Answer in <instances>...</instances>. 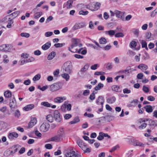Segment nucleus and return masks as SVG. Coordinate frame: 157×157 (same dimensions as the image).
Listing matches in <instances>:
<instances>
[{
	"mask_svg": "<svg viewBox=\"0 0 157 157\" xmlns=\"http://www.w3.org/2000/svg\"><path fill=\"white\" fill-rule=\"evenodd\" d=\"M65 131L63 128H60L57 131V135L54 136L50 139V140L56 142L62 141L65 137Z\"/></svg>",
	"mask_w": 157,
	"mask_h": 157,
	"instance_id": "obj_1",
	"label": "nucleus"
},
{
	"mask_svg": "<svg viewBox=\"0 0 157 157\" xmlns=\"http://www.w3.org/2000/svg\"><path fill=\"white\" fill-rule=\"evenodd\" d=\"M62 68L65 72L69 74L72 73V65L71 63L69 61L65 63L63 65Z\"/></svg>",
	"mask_w": 157,
	"mask_h": 157,
	"instance_id": "obj_2",
	"label": "nucleus"
},
{
	"mask_svg": "<svg viewBox=\"0 0 157 157\" xmlns=\"http://www.w3.org/2000/svg\"><path fill=\"white\" fill-rule=\"evenodd\" d=\"M62 86V84L61 82L55 83L50 86L49 90L52 92L56 91L61 88Z\"/></svg>",
	"mask_w": 157,
	"mask_h": 157,
	"instance_id": "obj_3",
	"label": "nucleus"
},
{
	"mask_svg": "<svg viewBox=\"0 0 157 157\" xmlns=\"http://www.w3.org/2000/svg\"><path fill=\"white\" fill-rule=\"evenodd\" d=\"M148 119L142 118L139 119L138 120V121L140 124V125L138 128L140 129H142L145 128L147 124V122L148 121Z\"/></svg>",
	"mask_w": 157,
	"mask_h": 157,
	"instance_id": "obj_4",
	"label": "nucleus"
},
{
	"mask_svg": "<svg viewBox=\"0 0 157 157\" xmlns=\"http://www.w3.org/2000/svg\"><path fill=\"white\" fill-rule=\"evenodd\" d=\"M66 157H82V155L80 153H76L73 150H70L66 153Z\"/></svg>",
	"mask_w": 157,
	"mask_h": 157,
	"instance_id": "obj_5",
	"label": "nucleus"
},
{
	"mask_svg": "<svg viewBox=\"0 0 157 157\" xmlns=\"http://www.w3.org/2000/svg\"><path fill=\"white\" fill-rule=\"evenodd\" d=\"M9 105L11 110L13 111L15 109H17V102L14 97L10 99Z\"/></svg>",
	"mask_w": 157,
	"mask_h": 157,
	"instance_id": "obj_6",
	"label": "nucleus"
},
{
	"mask_svg": "<svg viewBox=\"0 0 157 157\" xmlns=\"http://www.w3.org/2000/svg\"><path fill=\"white\" fill-rule=\"evenodd\" d=\"M17 145H15L12 147L10 149L11 150H8L6 151L5 153L7 156H10L12 155L17 151L18 148Z\"/></svg>",
	"mask_w": 157,
	"mask_h": 157,
	"instance_id": "obj_7",
	"label": "nucleus"
},
{
	"mask_svg": "<svg viewBox=\"0 0 157 157\" xmlns=\"http://www.w3.org/2000/svg\"><path fill=\"white\" fill-rule=\"evenodd\" d=\"M112 117V116L110 115H107L104 117H101L99 118L98 122L100 124L107 122L110 121L111 120V118Z\"/></svg>",
	"mask_w": 157,
	"mask_h": 157,
	"instance_id": "obj_8",
	"label": "nucleus"
},
{
	"mask_svg": "<svg viewBox=\"0 0 157 157\" xmlns=\"http://www.w3.org/2000/svg\"><path fill=\"white\" fill-rule=\"evenodd\" d=\"M49 127L50 125L48 123L46 122L44 123L40 126V130L43 132H45L48 130Z\"/></svg>",
	"mask_w": 157,
	"mask_h": 157,
	"instance_id": "obj_9",
	"label": "nucleus"
},
{
	"mask_svg": "<svg viewBox=\"0 0 157 157\" xmlns=\"http://www.w3.org/2000/svg\"><path fill=\"white\" fill-rule=\"evenodd\" d=\"M11 45L9 44H5L0 46V50L5 52H9L10 50Z\"/></svg>",
	"mask_w": 157,
	"mask_h": 157,
	"instance_id": "obj_10",
	"label": "nucleus"
},
{
	"mask_svg": "<svg viewBox=\"0 0 157 157\" xmlns=\"http://www.w3.org/2000/svg\"><path fill=\"white\" fill-rule=\"evenodd\" d=\"M124 12H121L118 10H115L114 11V14L117 17L121 19L123 21H125L124 14Z\"/></svg>",
	"mask_w": 157,
	"mask_h": 157,
	"instance_id": "obj_11",
	"label": "nucleus"
},
{
	"mask_svg": "<svg viewBox=\"0 0 157 157\" xmlns=\"http://www.w3.org/2000/svg\"><path fill=\"white\" fill-rule=\"evenodd\" d=\"M54 116L56 121L57 122H59L61 121V118L59 111L56 110L54 112Z\"/></svg>",
	"mask_w": 157,
	"mask_h": 157,
	"instance_id": "obj_12",
	"label": "nucleus"
},
{
	"mask_svg": "<svg viewBox=\"0 0 157 157\" xmlns=\"http://www.w3.org/2000/svg\"><path fill=\"white\" fill-rule=\"evenodd\" d=\"M18 136V134L15 132H13L10 133L8 134V138L10 140H13L14 138H17Z\"/></svg>",
	"mask_w": 157,
	"mask_h": 157,
	"instance_id": "obj_13",
	"label": "nucleus"
},
{
	"mask_svg": "<svg viewBox=\"0 0 157 157\" xmlns=\"http://www.w3.org/2000/svg\"><path fill=\"white\" fill-rule=\"evenodd\" d=\"M131 141L135 146H139L142 147H144V144L138 140L132 139L131 140Z\"/></svg>",
	"mask_w": 157,
	"mask_h": 157,
	"instance_id": "obj_14",
	"label": "nucleus"
},
{
	"mask_svg": "<svg viewBox=\"0 0 157 157\" xmlns=\"http://www.w3.org/2000/svg\"><path fill=\"white\" fill-rule=\"evenodd\" d=\"M84 25L82 23L75 24L72 28L73 30H76L84 27Z\"/></svg>",
	"mask_w": 157,
	"mask_h": 157,
	"instance_id": "obj_15",
	"label": "nucleus"
},
{
	"mask_svg": "<svg viewBox=\"0 0 157 157\" xmlns=\"http://www.w3.org/2000/svg\"><path fill=\"white\" fill-rule=\"evenodd\" d=\"M92 4V6H94V7L93 8V9H91V11H95L98 10L100 7L101 4L100 3L96 2L95 3H93Z\"/></svg>",
	"mask_w": 157,
	"mask_h": 157,
	"instance_id": "obj_16",
	"label": "nucleus"
},
{
	"mask_svg": "<svg viewBox=\"0 0 157 157\" xmlns=\"http://www.w3.org/2000/svg\"><path fill=\"white\" fill-rule=\"evenodd\" d=\"M104 102V98L102 96H99L96 102V103L98 105H101L102 106Z\"/></svg>",
	"mask_w": 157,
	"mask_h": 157,
	"instance_id": "obj_17",
	"label": "nucleus"
},
{
	"mask_svg": "<svg viewBox=\"0 0 157 157\" xmlns=\"http://www.w3.org/2000/svg\"><path fill=\"white\" fill-rule=\"evenodd\" d=\"M148 125L149 126L150 129H153L155 127V122L154 121L151 119H148Z\"/></svg>",
	"mask_w": 157,
	"mask_h": 157,
	"instance_id": "obj_18",
	"label": "nucleus"
},
{
	"mask_svg": "<svg viewBox=\"0 0 157 157\" xmlns=\"http://www.w3.org/2000/svg\"><path fill=\"white\" fill-rule=\"evenodd\" d=\"M66 99L65 97H58L54 99V102L56 103H60L62 102Z\"/></svg>",
	"mask_w": 157,
	"mask_h": 157,
	"instance_id": "obj_19",
	"label": "nucleus"
},
{
	"mask_svg": "<svg viewBox=\"0 0 157 157\" xmlns=\"http://www.w3.org/2000/svg\"><path fill=\"white\" fill-rule=\"evenodd\" d=\"M51 43L50 42H48L46 43L45 44L43 45L41 48L43 50H45L48 49L51 46Z\"/></svg>",
	"mask_w": 157,
	"mask_h": 157,
	"instance_id": "obj_20",
	"label": "nucleus"
},
{
	"mask_svg": "<svg viewBox=\"0 0 157 157\" xmlns=\"http://www.w3.org/2000/svg\"><path fill=\"white\" fill-rule=\"evenodd\" d=\"M144 108L146 109V111L148 113H151L153 111L152 106L150 105H148L144 106Z\"/></svg>",
	"mask_w": 157,
	"mask_h": 157,
	"instance_id": "obj_21",
	"label": "nucleus"
},
{
	"mask_svg": "<svg viewBox=\"0 0 157 157\" xmlns=\"http://www.w3.org/2000/svg\"><path fill=\"white\" fill-rule=\"evenodd\" d=\"M65 107L66 109L70 111L71 110V104H67V102H65L64 104L62 105V107Z\"/></svg>",
	"mask_w": 157,
	"mask_h": 157,
	"instance_id": "obj_22",
	"label": "nucleus"
},
{
	"mask_svg": "<svg viewBox=\"0 0 157 157\" xmlns=\"http://www.w3.org/2000/svg\"><path fill=\"white\" fill-rule=\"evenodd\" d=\"M34 107V105L33 104H29L25 107L23 109L26 111L30 110Z\"/></svg>",
	"mask_w": 157,
	"mask_h": 157,
	"instance_id": "obj_23",
	"label": "nucleus"
},
{
	"mask_svg": "<svg viewBox=\"0 0 157 157\" xmlns=\"http://www.w3.org/2000/svg\"><path fill=\"white\" fill-rule=\"evenodd\" d=\"M138 68L141 70H146L147 69V66L144 64L142 63L140 64L137 67Z\"/></svg>",
	"mask_w": 157,
	"mask_h": 157,
	"instance_id": "obj_24",
	"label": "nucleus"
},
{
	"mask_svg": "<svg viewBox=\"0 0 157 157\" xmlns=\"http://www.w3.org/2000/svg\"><path fill=\"white\" fill-rule=\"evenodd\" d=\"M56 55L55 52H52L48 56L47 59L48 60H51L53 59Z\"/></svg>",
	"mask_w": 157,
	"mask_h": 157,
	"instance_id": "obj_25",
	"label": "nucleus"
},
{
	"mask_svg": "<svg viewBox=\"0 0 157 157\" xmlns=\"http://www.w3.org/2000/svg\"><path fill=\"white\" fill-rule=\"evenodd\" d=\"M10 17V15H9L6 16L1 20V22L6 23L8 22L11 19Z\"/></svg>",
	"mask_w": 157,
	"mask_h": 157,
	"instance_id": "obj_26",
	"label": "nucleus"
},
{
	"mask_svg": "<svg viewBox=\"0 0 157 157\" xmlns=\"http://www.w3.org/2000/svg\"><path fill=\"white\" fill-rule=\"evenodd\" d=\"M12 92L10 90H7L4 93V95L6 98H10L12 96Z\"/></svg>",
	"mask_w": 157,
	"mask_h": 157,
	"instance_id": "obj_27",
	"label": "nucleus"
},
{
	"mask_svg": "<svg viewBox=\"0 0 157 157\" xmlns=\"http://www.w3.org/2000/svg\"><path fill=\"white\" fill-rule=\"evenodd\" d=\"M112 90L117 92H120L121 90L119 87L117 85H113L112 87Z\"/></svg>",
	"mask_w": 157,
	"mask_h": 157,
	"instance_id": "obj_28",
	"label": "nucleus"
},
{
	"mask_svg": "<svg viewBox=\"0 0 157 157\" xmlns=\"http://www.w3.org/2000/svg\"><path fill=\"white\" fill-rule=\"evenodd\" d=\"M68 74V73H66L62 74L61 75L62 77L65 79L67 81H68L70 78V76Z\"/></svg>",
	"mask_w": 157,
	"mask_h": 157,
	"instance_id": "obj_29",
	"label": "nucleus"
},
{
	"mask_svg": "<svg viewBox=\"0 0 157 157\" xmlns=\"http://www.w3.org/2000/svg\"><path fill=\"white\" fill-rule=\"evenodd\" d=\"M116 100V98L114 97H113L110 98H108L107 99V102L109 103L112 104L114 103Z\"/></svg>",
	"mask_w": 157,
	"mask_h": 157,
	"instance_id": "obj_30",
	"label": "nucleus"
},
{
	"mask_svg": "<svg viewBox=\"0 0 157 157\" xmlns=\"http://www.w3.org/2000/svg\"><path fill=\"white\" fill-rule=\"evenodd\" d=\"M20 12L19 11H17L14 12L13 13H12L10 15V16H12V19H13L15 18L20 13Z\"/></svg>",
	"mask_w": 157,
	"mask_h": 157,
	"instance_id": "obj_31",
	"label": "nucleus"
},
{
	"mask_svg": "<svg viewBox=\"0 0 157 157\" xmlns=\"http://www.w3.org/2000/svg\"><path fill=\"white\" fill-rule=\"evenodd\" d=\"M104 86V85L101 83H99L98 85L96 86L94 88L95 90H98L101 89Z\"/></svg>",
	"mask_w": 157,
	"mask_h": 157,
	"instance_id": "obj_32",
	"label": "nucleus"
},
{
	"mask_svg": "<svg viewBox=\"0 0 157 157\" xmlns=\"http://www.w3.org/2000/svg\"><path fill=\"white\" fill-rule=\"evenodd\" d=\"M117 32V31L116 30H110L108 31H106L105 33L106 34H108L110 36H113L115 34V32Z\"/></svg>",
	"mask_w": 157,
	"mask_h": 157,
	"instance_id": "obj_33",
	"label": "nucleus"
},
{
	"mask_svg": "<svg viewBox=\"0 0 157 157\" xmlns=\"http://www.w3.org/2000/svg\"><path fill=\"white\" fill-rule=\"evenodd\" d=\"M88 68L89 66L87 64H86L84 65V67L83 68L81 69L80 71L82 73L88 70Z\"/></svg>",
	"mask_w": 157,
	"mask_h": 157,
	"instance_id": "obj_34",
	"label": "nucleus"
},
{
	"mask_svg": "<svg viewBox=\"0 0 157 157\" xmlns=\"http://www.w3.org/2000/svg\"><path fill=\"white\" fill-rule=\"evenodd\" d=\"M46 120L48 121L52 122L53 121V118L52 116L51 115H48L47 116Z\"/></svg>",
	"mask_w": 157,
	"mask_h": 157,
	"instance_id": "obj_35",
	"label": "nucleus"
},
{
	"mask_svg": "<svg viewBox=\"0 0 157 157\" xmlns=\"http://www.w3.org/2000/svg\"><path fill=\"white\" fill-rule=\"evenodd\" d=\"M42 14L41 12H37L36 13L34 14V18L35 19H38L40 17Z\"/></svg>",
	"mask_w": 157,
	"mask_h": 157,
	"instance_id": "obj_36",
	"label": "nucleus"
},
{
	"mask_svg": "<svg viewBox=\"0 0 157 157\" xmlns=\"http://www.w3.org/2000/svg\"><path fill=\"white\" fill-rule=\"evenodd\" d=\"M41 105H44V106L47 107H49L51 106V104L49 103L48 102H42L41 103Z\"/></svg>",
	"mask_w": 157,
	"mask_h": 157,
	"instance_id": "obj_37",
	"label": "nucleus"
},
{
	"mask_svg": "<svg viewBox=\"0 0 157 157\" xmlns=\"http://www.w3.org/2000/svg\"><path fill=\"white\" fill-rule=\"evenodd\" d=\"M106 43V40L104 38L101 37L99 40V43L101 44H105Z\"/></svg>",
	"mask_w": 157,
	"mask_h": 157,
	"instance_id": "obj_38",
	"label": "nucleus"
},
{
	"mask_svg": "<svg viewBox=\"0 0 157 157\" xmlns=\"http://www.w3.org/2000/svg\"><path fill=\"white\" fill-rule=\"evenodd\" d=\"M77 143L78 146L81 148L84 144L82 141L81 140H78L77 141Z\"/></svg>",
	"mask_w": 157,
	"mask_h": 157,
	"instance_id": "obj_39",
	"label": "nucleus"
},
{
	"mask_svg": "<svg viewBox=\"0 0 157 157\" xmlns=\"http://www.w3.org/2000/svg\"><path fill=\"white\" fill-rule=\"evenodd\" d=\"M41 77L40 75L39 74H37L33 78V80L34 81H36L40 79Z\"/></svg>",
	"mask_w": 157,
	"mask_h": 157,
	"instance_id": "obj_40",
	"label": "nucleus"
},
{
	"mask_svg": "<svg viewBox=\"0 0 157 157\" xmlns=\"http://www.w3.org/2000/svg\"><path fill=\"white\" fill-rule=\"evenodd\" d=\"M65 45V44L64 43H58L57 44H56L54 45V46L56 48H60L62 47L63 46H64Z\"/></svg>",
	"mask_w": 157,
	"mask_h": 157,
	"instance_id": "obj_41",
	"label": "nucleus"
},
{
	"mask_svg": "<svg viewBox=\"0 0 157 157\" xmlns=\"http://www.w3.org/2000/svg\"><path fill=\"white\" fill-rule=\"evenodd\" d=\"M88 13V12L87 11H84L83 10H81L79 12V13L80 15H87Z\"/></svg>",
	"mask_w": 157,
	"mask_h": 157,
	"instance_id": "obj_42",
	"label": "nucleus"
},
{
	"mask_svg": "<svg viewBox=\"0 0 157 157\" xmlns=\"http://www.w3.org/2000/svg\"><path fill=\"white\" fill-rule=\"evenodd\" d=\"M59 73V69H57L53 72V75L55 77H58Z\"/></svg>",
	"mask_w": 157,
	"mask_h": 157,
	"instance_id": "obj_43",
	"label": "nucleus"
},
{
	"mask_svg": "<svg viewBox=\"0 0 157 157\" xmlns=\"http://www.w3.org/2000/svg\"><path fill=\"white\" fill-rule=\"evenodd\" d=\"M124 35V34L121 32L118 33L115 35V37H123Z\"/></svg>",
	"mask_w": 157,
	"mask_h": 157,
	"instance_id": "obj_44",
	"label": "nucleus"
},
{
	"mask_svg": "<svg viewBox=\"0 0 157 157\" xmlns=\"http://www.w3.org/2000/svg\"><path fill=\"white\" fill-rule=\"evenodd\" d=\"M104 139L103 132H101L99 133V136L97 137L98 140H101Z\"/></svg>",
	"mask_w": 157,
	"mask_h": 157,
	"instance_id": "obj_45",
	"label": "nucleus"
},
{
	"mask_svg": "<svg viewBox=\"0 0 157 157\" xmlns=\"http://www.w3.org/2000/svg\"><path fill=\"white\" fill-rule=\"evenodd\" d=\"M20 35L22 37L28 38L30 36V34L29 33H21Z\"/></svg>",
	"mask_w": 157,
	"mask_h": 157,
	"instance_id": "obj_46",
	"label": "nucleus"
},
{
	"mask_svg": "<svg viewBox=\"0 0 157 157\" xmlns=\"http://www.w3.org/2000/svg\"><path fill=\"white\" fill-rule=\"evenodd\" d=\"M8 22V24L7 25L6 27L8 28H10L11 27V24L13 23V21L11 19Z\"/></svg>",
	"mask_w": 157,
	"mask_h": 157,
	"instance_id": "obj_47",
	"label": "nucleus"
},
{
	"mask_svg": "<svg viewBox=\"0 0 157 157\" xmlns=\"http://www.w3.org/2000/svg\"><path fill=\"white\" fill-rule=\"evenodd\" d=\"M20 115L19 111L17 109L14 112V116L16 117H19Z\"/></svg>",
	"mask_w": 157,
	"mask_h": 157,
	"instance_id": "obj_48",
	"label": "nucleus"
},
{
	"mask_svg": "<svg viewBox=\"0 0 157 157\" xmlns=\"http://www.w3.org/2000/svg\"><path fill=\"white\" fill-rule=\"evenodd\" d=\"M119 148V146L118 145H117L113 147L111 149V150L110 151V152H112L116 150L117 148Z\"/></svg>",
	"mask_w": 157,
	"mask_h": 157,
	"instance_id": "obj_49",
	"label": "nucleus"
},
{
	"mask_svg": "<svg viewBox=\"0 0 157 157\" xmlns=\"http://www.w3.org/2000/svg\"><path fill=\"white\" fill-rule=\"evenodd\" d=\"M136 42L134 41H132L130 43L131 47H135L136 46Z\"/></svg>",
	"mask_w": 157,
	"mask_h": 157,
	"instance_id": "obj_50",
	"label": "nucleus"
},
{
	"mask_svg": "<svg viewBox=\"0 0 157 157\" xmlns=\"http://www.w3.org/2000/svg\"><path fill=\"white\" fill-rule=\"evenodd\" d=\"M53 19V17L52 16H49L46 20L45 23H48L51 21H52Z\"/></svg>",
	"mask_w": 157,
	"mask_h": 157,
	"instance_id": "obj_51",
	"label": "nucleus"
},
{
	"mask_svg": "<svg viewBox=\"0 0 157 157\" xmlns=\"http://www.w3.org/2000/svg\"><path fill=\"white\" fill-rule=\"evenodd\" d=\"M53 34L52 32L48 31L45 33V36L47 37H48L52 36Z\"/></svg>",
	"mask_w": 157,
	"mask_h": 157,
	"instance_id": "obj_52",
	"label": "nucleus"
},
{
	"mask_svg": "<svg viewBox=\"0 0 157 157\" xmlns=\"http://www.w3.org/2000/svg\"><path fill=\"white\" fill-rule=\"evenodd\" d=\"M45 147L47 149H51L52 148V145L49 144H46L45 145Z\"/></svg>",
	"mask_w": 157,
	"mask_h": 157,
	"instance_id": "obj_53",
	"label": "nucleus"
},
{
	"mask_svg": "<svg viewBox=\"0 0 157 157\" xmlns=\"http://www.w3.org/2000/svg\"><path fill=\"white\" fill-rule=\"evenodd\" d=\"M157 13V8H156L154 10L152 11L151 14V17H154L156 13Z\"/></svg>",
	"mask_w": 157,
	"mask_h": 157,
	"instance_id": "obj_54",
	"label": "nucleus"
},
{
	"mask_svg": "<svg viewBox=\"0 0 157 157\" xmlns=\"http://www.w3.org/2000/svg\"><path fill=\"white\" fill-rule=\"evenodd\" d=\"M90 93V90H85L83 93V95L84 96H86L89 94Z\"/></svg>",
	"mask_w": 157,
	"mask_h": 157,
	"instance_id": "obj_55",
	"label": "nucleus"
},
{
	"mask_svg": "<svg viewBox=\"0 0 157 157\" xmlns=\"http://www.w3.org/2000/svg\"><path fill=\"white\" fill-rule=\"evenodd\" d=\"M23 83L25 85H29L31 83V81L30 79H28V80L24 81Z\"/></svg>",
	"mask_w": 157,
	"mask_h": 157,
	"instance_id": "obj_56",
	"label": "nucleus"
},
{
	"mask_svg": "<svg viewBox=\"0 0 157 157\" xmlns=\"http://www.w3.org/2000/svg\"><path fill=\"white\" fill-rule=\"evenodd\" d=\"M98 65L97 64H94L91 66L90 68L91 69L93 70H95L97 68Z\"/></svg>",
	"mask_w": 157,
	"mask_h": 157,
	"instance_id": "obj_57",
	"label": "nucleus"
},
{
	"mask_svg": "<svg viewBox=\"0 0 157 157\" xmlns=\"http://www.w3.org/2000/svg\"><path fill=\"white\" fill-rule=\"evenodd\" d=\"M141 44L142 48H144L147 46V43L146 41L144 40H142Z\"/></svg>",
	"mask_w": 157,
	"mask_h": 157,
	"instance_id": "obj_58",
	"label": "nucleus"
},
{
	"mask_svg": "<svg viewBox=\"0 0 157 157\" xmlns=\"http://www.w3.org/2000/svg\"><path fill=\"white\" fill-rule=\"evenodd\" d=\"M143 90L146 93L148 92L149 91V89L148 87L145 86H143Z\"/></svg>",
	"mask_w": 157,
	"mask_h": 157,
	"instance_id": "obj_59",
	"label": "nucleus"
},
{
	"mask_svg": "<svg viewBox=\"0 0 157 157\" xmlns=\"http://www.w3.org/2000/svg\"><path fill=\"white\" fill-rule=\"evenodd\" d=\"M89 98L91 100H94L95 98V95L94 93H93L91 94Z\"/></svg>",
	"mask_w": 157,
	"mask_h": 157,
	"instance_id": "obj_60",
	"label": "nucleus"
},
{
	"mask_svg": "<svg viewBox=\"0 0 157 157\" xmlns=\"http://www.w3.org/2000/svg\"><path fill=\"white\" fill-rule=\"evenodd\" d=\"M79 40L78 39H74L73 40V44L75 46H77Z\"/></svg>",
	"mask_w": 157,
	"mask_h": 157,
	"instance_id": "obj_61",
	"label": "nucleus"
},
{
	"mask_svg": "<svg viewBox=\"0 0 157 157\" xmlns=\"http://www.w3.org/2000/svg\"><path fill=\"white\" fill-rule=\"evenodd\" d=\"M123 92L124 94H129L131 93V90L127 88H125L123 90Z\"/></svg>",
	"mask_w": 157,
	"mask_h": 157,
	"instance_id": "obj_62",
	"label": "nucleus"
},
{
	"mask_svg": "<svg viewBox=\"0 0 157 157\" xmlns=\"http://www.w3.org/2000/svg\"><path fill=\"white\" fill-rule=\"evenodd\" d=\"M155 98L152 96H149L147 97V99L150 101H153L155 100Z\"/></svg>",
	"mask_w": 157,
	"mask_h": 157,
	"instance_id": "obj_63",
	"label": "nucleus"
},
{
	"mask_svg": "<svg viewBox=\"0 0 157 157\" xmlns=\"http://www.w3.org/2000/svg\"><path fill=\"white\" fill-rule=\"evenodd\" d=\"M73 2V1H68L67 2V6H68L69 8L71 7L72 6V4Z\"/></svg>",
	"mask_w": 157,
	"mask_h": 157,
	"instance_id": "obj_64",
	"label": "nucleus"
}]
</instances>
